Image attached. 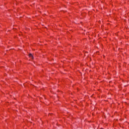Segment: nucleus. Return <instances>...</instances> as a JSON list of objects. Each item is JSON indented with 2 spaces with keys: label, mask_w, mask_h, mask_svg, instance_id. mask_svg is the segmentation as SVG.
<instances>
[{
  "label": "nucleus",
  "mask_w": 129,
  "mask_h": 129,
  "mask_svg": "<svg viewBox=\"0 0 129 129\" xmlns=\"http://www.w3.org/2000/svg\"><path fill=\"white\" fill-rule=\"evenodd\" d=\"M29 56V57L31 58L32 59H33V56L31 53H30Z\"/></svg>",
  "instance_id": "obj_1"
}]
</instances>
